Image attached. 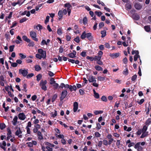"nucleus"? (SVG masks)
Masks as SVG:
<instances>
[{
    "mask_svg": "<svg viewBox=\"0 0 151 151\" xmlns=\"http://www.w3.org/2000/svg\"><path fill=\"white\" fill-rule=\"evenodd\" d=\"M9 62L11 64V65L13 67H15L17 66V63H12L10 61H9Z\"/></svg>",
    "mask_w": 151,
    "mask_h": 151,
    "instance_id": "obj_33",
    "label": "nucleus"
},
{
    "mask_svg": "<svg viewBox=\"0 0 151 151\" xmlns=\"http://www.w3.org/2000/svg\"><path fill=\"white\" fill-rule=\"evenodd\" d=\"M97 2L98 4H101L102 6H104L105 5L104 3L103 2L100 1V0H97Z\"/></svg>",
    "mask_w": 151,
    "mask_h": 151,
    "instance_id": "obj_54",
    "label": "nucleus"
},
{
    "mask_svg": "<svg viewBox=\"0 0 151 151\" xmlns=\"http://www.w3.org/2000/svg\"><path fill=\"white\" fill-rule=\"evenodd\" d=\"M46 145L49 146L50 147H54L55 146V145H54L48 142L46 143Z\"/></svg>",
    "mask_w": 151,
    "mask_h": 151,
    "instance_id": "obj_40",
    "label": "nucleus"
},
{
    "mask_svg": "<svg viewBox=\"0 0 151 151\" xmlns=\"http://www.w3.org/2000/svg\"><path fill=\"white\" fill-rule=\"evenodd\" d=\"M42 150L43 151H52V148L50 147L49 146L47 145L46 147L42 146Z\"/></svg>",
    "mask_w": 151,
    "mask_h": 151,
    "instance_id": "obj_11",
    "label": "nucleus"
},
{
    "mask_svg": "<svg viewBox=\"0 0 151 151\" xmlns=\"http://www.w3.org/2000/svg\"><path fill=\"white\" fill-rule=\"evenodd\" d=\"M16 3V5L18 4L19 6H20L22 4L23 2H21V0H18Z\"/></svg>",
    "mask_w": 151,
    "mask_h": 151,
    "instance_id": "obj_42",
    "label": "nucleus"
},
{
    "mask_svg": "<svg viewBox=\"0 0 151 151\" xmlns=\"http://www.w3.org/2000/svg\"><path fill=\"white\" fill-rule=\"evenodd\" d=\"M6 127L5 125L4 124H0V128L1 129H3L5 128Z\"/></svg>",
    "mask_w": 151,
    "mask_h": 151,
    "instance_id": "obj_41",
    "label": "nucleus"
},
{
    "mask_svg": "<svg viewBox=\"0 0 151 151\" xmlns=\"http://www.w3.org/2000/svg\"><path fill=\"white\" fill-rule=\"evenodd\" d=\"M34 127H35V128H37V129H40L41 128L40 125L38 124L35 125Z\"/></svg>",
    "mask_w": 151,
    "mask_h": 151,
    "instance_id": "obj_57",
    "label": "nucleus"
},
{
    "mask_svg": "<svg viewBox=\"0 0 151 151\" xmlns=\"http://www.w3.org/2000/svg\"><path fill=\"white\" fill-rule=\"evenodd\" d=\"M86 58L88 60H89L91 61H93V60H94V58L93 57L87 56L86 57Z\"/></svg>",
    "mask_w": 151,
    "mask_h": 151,
    "instance_id": "obj_53",
    "label": "nucleus"
},
{
    "mask_svg": "<svg viewBox=\"0 0 151 151\" xmlns=\"http://www.w3.org/2000/svg\"><path fill=\"white\" fill-rule=\"evenodd\" d=\"M119 53L118 52L115 53H111L110 54L109 56L112 58H115L118 57L119 55Z\"/></svg>",
    "mask_w": 151,
    "mask_h": 151,
    "instance_id": "obj_13",
    "label": "nucleus"
},
{
    "mask_svg": "<svg viewBox=\"0 0 151 151\" xmlns=\"http://www.w3.org/2000/svg\"><path fill=\"white\" fill-rule=\"evenodd\" d=\"M42 76L41 75L39 74L37 76V80L39 81L41 79Z\"/></svg>",
    "mask_w": 151,
    "mask_h": 151,
    "instance_id": "obj_38",
    "label": "nucleus"
},
{
    "mask_svg": "<svg viewBox=\"0 0 151 151\" xmlns=\"http://www.w3.org/2000/svg\"><path fill=\"white\" fill-rule=\"evenodd\" d=\"M14 45L11 46L9 47V51L10 52H12L14 50Z\"/></svg>",
    "mask_w": 151,
    "mask_h": 151,
    "instance_id": "obj_50",
    "label": "nucleus"
},
{
    "mask_svg": "<svg viewBox=\"0 0 151 151\" xmlns=\"http://www.w3.org/2000/svg\"><path fill=\"white\" fill-rule=\"evenodd\" d=\"M142 133L140 136V138H143L144 137L147 136L148 134V132H142Z\"/></svg>",
    "mask_w": 151,
    "mask_h": 151,
    "instance_id": "obj_20",
    "label": "nucleus"
},
{
    "mask_svg": "<svg viewBox=\"0 0 151 151\" xmlns=\"http://www.w3.org/2000/svg\"><path fill=\"white\" fill-rule=\"evenodd\" d=\"M126 7L127 9H130L132 8L131 5L129 4H127L126 5Z\"/></svg>",
    "mask_w": 151,
    "mask_h": 151,
    "instance_id": "obj_47",
    "label": "nucleus"
},
{
    "mask_svg": "<svg viewBox=\"0 0 151 151\" xmlns=\"http://www.w3.org/2000/svg\"><path fill=\"white\" fill-rule=\"evenodd\" d=\"M95 69L98 71L102 70L103 69L99 65H96L95 67Z\"/></svg>",
    "mask_w": 151,
    "mask_h": 151,
    "instance_id": "obj_30",
    "label": "nucleus"
},
{
    "mask_svg": "<svg viewBox=\"0 0 151 151\" xmlns=\"http://www.w3.org/2000/svg\"><path fill=\"white\" fill-rule=\"evenodd\" d=\"M78 108V104L77 102H75L73 104V111L74 112L77 111Z\"/></svg>",
    "mask_w": 151,
    "mask_h": 151,
    "instance_id": "obj_14",
    "label": "nucleus"
},
{
    "mask_svg": "<svg viewBox=\"0 0 151 151\" xmlns=\"http://www.w3.org/2000/svg\"><path fill=\"white\" fill-rule=\"evenodd\" d=\"M50 17L49 16H47L46 17V19L45 21V24H46L47 22H48L49 21Z\"/></svg>",
    "mask_w": 151,
    "mask_h": 151,
    "instance_id": "obj_58",
    "label": "nucleus"
},
{
    "mask_svg": "<svg viewBox=\"0 0 151 151\" xmlns=\"http://www.w3.org/2000/svg\"><path fill=\"white\" fill-rule=\"evenodd\" d=\"M57 33L59 35H61L62 34V30L61 28H59L57 30Z\"/></svg>",
    "mask_w": 151,
    "mask_h": 151,
    "instance_id": "obj_36",
    "label": "nucleus"
},
{
    "mask_svg": "<svg viewBox=\"0 0 151 151\" xmlns=\"http://www.w3.org/2000/svg\"><path fill=\"white\" fill-rule=\"evenodd\" d=\"M103 144L105 145H107L109 144V142L106 140H104L103 141Z\"/></svg>",
    "mask_w": 151,
    "mask_h": 151,
    "instance_id": "obj_56",
    "label": "nucleus"
},
{
    "mask_svg": "<svg viewBox=\"0 0 151 151\" xmlns=\"http://www.w3.org/2000/svg\"><path fill=\"white\" fill-rule=\"evenodd\" d=\"M88 79L90 83L93 82L92 85L96 87H98L99 84L96 83V78L92 75H90L87 78Z\"/></svg>",
    "mask_w": 151,
    "mask_h": 151,
    "instance_id": "obj_2",
    "label": "nucleus"
},
{
    "mask_svg": "<svg viewBox=\"0 0 151 151\" xmlns=\"http://www.w3.org/2000/svg\"><path fill=\"white\" fill-rule=\"evenodd\" d=\"M83 22L84 24L86 25L87 23V19L86 17H85L83 19Z\"/></svg>",
    "mask_w": 151,
    "mask_h": 151,
    "instance_id": "obj_34",
    "label": "nucleus"
},
{
    "mask_svg": "<svg viewBox=\"0 0 151 151\" xmlns=\"http://www.w3.org/2000/svg\"><path fill=\"white\" fill-rule=\"evenodd\" d=\"M86 37L88 38L90 40H92L93 38V37L91 35V34L90 32L86 33Z\"/></svg>",
    "mask_w": 151,
    "mask_h": 151,
    "instance_id": "obj_17",
    "label": "nucleus"
},
{
    "mask_svg": "<svg viewBox=\"0 0 151 151\" xmlns=\"http://www.w3.org/2000/svg\"><path fill=\"white\" fill-rule=\"evenodd\" d=\"M95 13L99 17H100L102 14V13L100 12L96 11L95 12Z\"/></svg>",
    "mask_w": 151,
    "mask_h": 151,
    "instance_id": "obj_55",
    "label": "nucleus"
},
{
    "mask_svg": "<svg viewBox=\"0 0 151 151\" xmlns=\"http://www.w3.org/2000/svg\"><path fill=\"white\" fill-rule=\"evenodd\" d=\"M140 144V142L137 143L134 146L135 148L137 149L139 148V147Z\"/></svg>",
    "mask_w": 151,
    "mask_h": 151,
    "instance_id": "obj_61",
    "label": "nucleus"
},
{
    "mask_svg": "<svg viewBox=\"0 0 151 151\" xmlns=\"http://www.w3.org/2000/svg\"><path fill=\"white\" fill-rule=\"evenodd\" d=\"M95 137H99L101 136L100 134L98 132H95Z\"/></svg>",
    "mask_w": 151,
    "mask_h": 151,
    "instance_id": "obj_52",
    "label": "nucleus"
},
{
    "mask_svg": "<svg viewBox=\"0 0 151 151\" xmlns=\"http://www.w3.org/2000/svg\"><path fill=\"white\" fill-rule=\"evenodd\" d=\"M113 135L116 137H119L120 135L119 134H117V133H114L113 134Z\"/></svg>",
    "mask_w": 151,
    "mask_h": 151,
    "instance_id": "obj_59",
    "label": "nucleus"
},
{
    "mask_svg": "<svg viewBox=\"0 0 151 151\" xmlns=\"http://www.w3.org/2000/svg\"><path fill=\"white\" fill-rule=\"evenodd\" d=\"M50 83L55 89L57 88L59 86L58 84L56 83L55 81L53 78H51L50 80Z\"/></svg>",
    "mask_w": 151,
    "mask_h": 151,
    "instance_id": "obj_5",
    "label": "nucleus"
},
{
    "mask_svg": "<svg viewBox=\"0 0 151 151\" xmlns=\"http://www.w3.org/2000/svg\"><path fill=\"white\" fill-rule=\"evenodd\" d=\"M27 20V19L26 17H24V18L21 19L20 21V23H22Z\"/></svg>",
    "mask_w": 151,
    "mask_h": 151,
    "instance_id": "obj_46",
    "label": "nucleus"
},
{
    "mask_svg": "<svg viewBox=\"0 0 151 151\" xmlns=\"http://www.w3.org/2000/svg\"><path fill=\"white\" fill-rule=\"evenodd\" d=\"M19 73L22 75L24 76H26L28 73L27 70L25 69H20L19 71Z\"/></svg>",
    "mask_w": 151,
    "mask_h": 151,
    "instance_id": "obj_8",
    "label": "nucleus"
},
{
    "mask_svg": "<svg viewBox=\"0 0 151 151\" xmlns=\"http://www.w3.org/2000/svg\"><path fill=\"white\" fill-rule=\"evenodd\" d=\"M22 39L24 40L27 42H30V39L28 38L26 36H23Z\"/></svg>",
    "mask_w": 151,
    "mask_h": 151,
    "instance_id": "obj_26",
    "label": "nucleus"
},
{
    "mask_svg": "<svg viewBox=\"0 0 151 151\" xmlns=\"http://www.w3.org/2000/svg\"><path fill=\"white\" fill-rule=\"evenodd\" d=\"M65 7L67 8V10L68 9H71L70 8L71 6L69 3H66L64 5Z\"/></svg>",
    "mask_w": 151,
    "mask_h": 151,
    "instance_id": "obj_23",
    "label": "nucleus"
},
{
    "mask_svg": "<svg viewBox=\"0 0 151 151\" xmlns=\"http://www.w3.org/2000/svg\"><path fill=\"white\" fill-rule=\"evenodd\" d=\"M19 119L22 120H24L26 118L25 114L23 113H19L18 115Z\"/></svg>",
    "mask_w": 151,
    "mask_h": 151,
    "instance_id": "obj_9",
    "label": "nucleus"
},
{
    "mask_svg": "<svg viewBox=\"0 0 151 151\" xmlns=\"http://www.w3.org/2000/svg\"><path fill=\"white\" fill-rule=\"evenodd\" d=\"M37 52L38 53L36 55V58L40 59H41L42 58L45 59L46 58V52L45 51L43 50L42 49H38Z\"/></svg>",
    "mask_w": 151,
    "mask_h": 151,
    "instance_id": "obj_1",
    "label": "nucleus"
},
{
    "mask_svg": "<svg viewBox=\"0 0 151 151\" xmlns=\"http://www.w3.org/2000/svg\"><path fill=\"white\" fill-rule=\"evenodd\" d=\"M147 129V127L145 125L144 126L142 129V132H147L146 131Z\"/></svg>",
    "mask_w": 151,
    "mask_h": 151,
    "instance_id": "obj_44",
    "label": "nucleus"
},
{
    "mask_svg": "<svg viewBox=\"0 0 151 151\" xmlns=\"http://www.w3.org/2000/svg\"><path fill=\"white\" fill-rule=\"evenodd\" d=\"M67 94V91L66 90H64L62 92L61 97L60 98L61 101L63 100L65 98Z\"/></svg>",
    "mask_w": 151,
    "mask_h": 151,
    "instance_id": "obj_10",
    "label": "nucleus"
},
{
    "mask_svg": "<svg viewBox=\"0 0 151 151\" xmlns=\"http://www.w3.org/2000/svg\"><path fill=\"white\" fill-rule=\"evenodd\" d=\"M104 24L103 22H100L99 24V28L100 29L104 26Z\"/></svg>",
    "mask_w": 151,
    "mask_h": 151,
    "instance_id": "obj_64",
    "label": "nucleus"
},
{
    "mask_svg": "<svg viewBox=\"0 0 151 151\" xmlns=\"http://www.w3.org/2000/svg\"><path fill=\"white\" fill-rule=\"evenodd\" d=\"M144 29L145 31L147 32H149L150 30V28L149 26H145Z\"/></svg>",
    "mask_w": 151,
    "mask_h": 151,
    "instance_id": "obj_32",
    "label": "nucleus"
},
{
    "mask_svg": "<svg viewBox=\"0 0 151 151\" xmlns=\"http://www.w3.org/2000/svg\"><path fill=\"white\" fill-rule=\"evenodd\" d=\"M37 29L38 30H40L42 29V27L40 24H38L37 27Z\"/></svg>",
    "mask_w": 151,
    "mask_h": 151,
    "instance_id": "obj_62",
    "label": "nucleus"
},
{
    "mask_svg": "<svg viewBox=\"0 0 151 151\" xmlns=\"http://www.w3.org/2000/svg\"><path fill=\"white\" fill-rule=\"evenodd\" d=\"M19 55L21 58L23 59H24L26 57V56L25 55L23 54L22 53H19Z\"/></svg>",
    "mask_w": 151,
    "mask_h": 151,
    "instance_id": "obj_48",
    "label": "nucleus"
},
{
    "mask_svg": "<svg viewBox=\"0 0 151 151\" xmlns=\"http://www.w3.org/2000/svg\"><path fill=\"white\" fill-rule=\"evenodd\" d=\"M128 72L127 68H125L123 71V74L125 75H127L128 74Z\"/></svg>",
    "mask_w": 151,
    "mask_h": 151,
    "instance_id": "obj_37",
    "label": "nucleus"
},
{
    "mask_svg": "<svg viewBox=\"0 0 151 151\" xmlns=\"http://www.w3.org/2000/svg\"><path fill=\"white\" fill-rule=\"evenodd\" d=\"M12 132L9 129H7V136L12 137V135H11Z\"/></svg>",
    "mask_w": 151,
    "mask_h": 151,
    "instance_id": "obj_35",
    "label": "nucleus"
},
{
    "mask_svg": "<svg viewBox=\"0 0 151 151\" xmlns=\"http://www.w3.org/2000/svg\"><path fill=\"white\" fill-rule=\"evenodd\" d=\"M29 42V43L28 44V46L29 47H33L34 45V43L33 42Z\"/></svg>",
    "mask_w": 151,
    "mask_h": 151,
    "instance_id": "obj_60",
    "label": "nucleus"
},
{
    "mask_svg": "<svg viewBox=\"0 0 151 151\" xmlns=\"http://www.w3.org/2000/svg\"><path fill=\"white\" fill-rule=\"evenodd\" d=\"M94 96L96 99H98L99 97V95L98 93H96L95 90H93Z\"/></svg>",
    "mask_w": 151,
    "mask_h": 151,
    "instance_id": "obj_27",
    "label": "nucleus"
},
{
    "mask_svg": "<svg viewBox=\"0 0 151 151\" xmlns=\"http://www.w3.org/2000/svg\"><path fill=\"white\" fill-rule=\"evenodd\" d=\"M76 52L75 51H73V52L71 53L68 55L69 57L71 58H74L76 57Z\"/></svg>",
    "mask_w": 151,
    "mask_h": 151,
    "instance_id": "obj_19",
    "label": "nucleus"
},
{
    "mask_svg": "<svg viewBox=\"0 0 151 151\" xmlns=\"http://www.w3.org/2000/svg\"><path fill=\"white\" fill-rule=\"evenodd\" d=\"M67 12L66 9H64L63 10H60L59 11L58 15L59 16L58 19L60 20L63 17V15H65Z\"/></svg>",
    "mask_w": 151,
    "mask_h": 151,
    "instance_id": "obj_3",
    "label": "nucleus"
},
{
    "mask_svg": "<svg viewBox=\"0 0 151 151\" xmlns=\"http://www.w3.org/2000/svg\"><path fill=\"white\" fill-rule=\"evenodd\" d=\"M135 8L138 10L141 9L142 8V6L138 3H136L134 5Z\"/></svg>",
    "mask_w": 151,
    "mask_h": 151,
    "instance_id": "obj_22",
    "label": "nucleus"
},
{
    "mask_svg": "<svg viewBox=\"0 0 151 151\" xmlns=\"http://www.w3.org/2000/svg\"><path fill=\"white\" fill-rule=\"evenodd\" d=\"M6 81L5 78L2 76L0 75V85L2 86H4V82Z\"/></svg>",
    "mask_w": 151,
    "mask_h": 151,
    "instance_id": "obj_12",
    "label": "nucleus"
},
{
    "mask_svg": "<svg viewBox=\"0 0 151 151\" xmlns=\"http://www.w3.org/2000/svg\"><path fill=\"white\" fill-rule=\"evenodd\" d=\"M98 80L100 81H106L105 77L101 76H99L97 77Z\"/></svg>",
    "mask_w": 151,
    "mask_h": 151,
    "instance_id": "obj_21",
    "label": "nucleus"
},
{
    "mask_svg": "<svg viewBox=\"0 0 151 151\" xmlns=\"http://www.w3.org/2000/svg\"><path fill=\"white\" fill-rule=\"evenodd\" d=\"M35 70L37 71L40 70L41 68L40 66L38 65H36L35 66Z\"/></svg>",
    "mask_w": 151,
    "mask_h": 151,
    "instance_id": "obj_31",
    "label": "nucleus"
},
{
    "mask_svg": "<svg viewBox=\"0 0 151 151\" xmlns=\"http://www.w3.org/2000/svg\"><path fill=\"white\" fill-rule=\"evenodd\" d=\"M18 117L17 116H15L13 119L12 121L13 124L14 125H16L17 123Z\"/></svg>",
    "mask_w": 151,
    "mask_h": 151,
    "instance_id": "obj_16",
    "label": "nucleus"
},
{
    "mask_svg": "<svg viewBox=\"0 0 151 151\" xmlns=\"http://www.w3.org/2000/svg\"><path fill=\"white\" fill-rule=\"evenodd\" d=\"M97 54V56H96L94 57V60L96 61L101 60L102 55L103 54V52L102 51H99L98 53Z\"/></svg>",
    "mask_w": 151,
    "mask_h": 151,
    "instance_id": "obj_6",
    "label": "nucleus"
},
{
    "mask_svg": "<svg viewBox=\"0 0 151 151\" xmlns=\"http://www.w3.org/2000/svg\"><path fill=\"white\" fill-rule=\"evenodd\" d=\"M139 57V56L138 54L135 55L134 56V60L136 61L138 58Z\"/></svg>",
    "mask_w": 151,
    "mask_h": 151,
    "instance_id": "obj_49",
    "label": "nucleus"
},
{
    "mask_svg": "<svg viewBox=\"0 0 151 151\" xmlns=\"http://www.w3.org/2000/svg\"><path fill=\"white\" fill-rule=\"evenodd\" d=\"M103 113V111H102L96 110L94 111V113L96 115L101 114Z\"/></svg>",
    "mask_w": 151,
    "mask_h": 151,
    "instance_id": "obj_25",
    "label": "nucleus"
},
{
    "mask_svg": "<svg viewBox=\"0 0 151 151\" xmlns=\"http://www.w3.org/2000/svg\"><path fill=\"white\" fill-rule=\"evenodd\" d=\"M48 74L50 76L52 77L54 76V74L51 71H48Z\"/></svg>",
    "mask_w": 151,
    "mask_h": 151,
    "instance_id": "obj_63",
    "label": "nucleus"
},
{
    "mask_svg": "<svg viewBox=\"0 0 151 151\" xmlns=\"http://www.w3.org/2000/svg\"><path fill=\"white\" fill-rule=\"evenodd\" d=\"M57 97V95L55 94V95H54L52 97V102H53L55 101V100L56 99V98Z\"/></svg>",
    "mask_w": 151,
    "mask_h": 151,
    "instance_id": "obj_39",
    "label": "nucleus"
},
{
    "mask_svg": "<svg viewBox=\"0 0 151 151\" xmlns=\"http://www.w3.org/2000/svg\"><path fill=\"white\" fill-rule=\"evenodd\" d=\"M47 83V81L46 80H42L40 83V86L41 87V88L46 91L47 90V87L46 84Z\"/></svg>",
    "mask_w": 151,
    "mask_h": 151,
    "instance_id": "obj_4",
    "label": "nucleus"
},
{
    "mask_svg": "<svg viewBox=\"0 0 151 151\" xmlns=\"http://www.w3.org/2000/svg\"><path fill=\"white\" fill-rule=\"evenodd\" d=\"M22 133V131H21L20 128H19L15 132L16 135L18 136L19 137H21Z\"/></svg>",
    "mask_w": 151,
    "mask_h": 151,
    "instance_id": "obj_15",
    "label": "nucleus"
},
{
    "mask_svg": "<svg viewBox=\"0 0 151 151\" xmlns=\"http://www.w3.org/2000/svg\"><path fill=\"white\" fill-rule=\"evenodd\" d=\"M69 89L71 91H72L73 90L76 91V86L75 85H74L73 86H70Z\"/></svg>",
    "mask_w": 151,
    "mask_h": 151,
    "instance_id": "obj_24",
    "label": "nucleus"
},
{
    "mask_svg": "<svg viewBox=\"0 0 151 151\" xmlns=\"http://www.w3.org/2000/svg\"><path fill=\"white\" fill-rule=\"evenodd\" d=\"M37 135L38 137V139L39 140H42L43 138L41 132L39 131L37 133Z\"/></svg>",
    "mask_w": 151,
    "mask_h": 151,
    "instance_id": "obj_18",
    "label": "nucleus"
},
{
    "mask_svg": "<svg viewBox=\"0 0 151 151\" xmlns=\"http://www.w3.org/2000/svg\"><path fill=\"white\" fill-rule=\"evenodd\" d=\"M41 45H47V43L46 41L44 40H43L41 43Z\"/></svg>",
    "mask_w": 151,
    "mask_h": 151,
    "instance_id": "obj_43",
    "label": "nucleus"
},
{
    "mask_svg": "<svg viewBox=\"0 0 151 151\" xmlns=\"http://www.w3.org/2000/svg\"><path fill=\"white\" fill-rule=\"evenodd\" d=\"M30 35L34 40L36 41H38V39L36 38L37 34L35 32L32 31L30 32Z\"/></svg>",
    "mask_w": 151,
    "mask_h": 151,
    "instance_id": "obj_7",
    "label": "nucleus"
},
{
    "mask_svg": "<svg viewBox=\"0 0 151 151\" xmlns=\"http://www.w3.org/2000/svg\"><path fill=\"white\" fill-rule=\"evenodd\" d=\"M101 99L102 101H104L106 102L107 101V99L106 97L104 96H103L102 97Z\"/></svg>",
    "mask_w": 151,
    "mask_h": 151,
    "instance_id": "obj_45",
    "label": "nucleus"
},
{
    "mask_svg": "<svg viewBox=\"0 0 151 151\" xmlns=\"http://www.w3.org/2000/svg\"><path fill=\"white\" fill-rule=\"evenodd\" d=\"M101 33L102 35L101 37L103 38L105 37L106 35V31L105 30L101 31Z\"/></svg>",
    "mask_w": 151,
    "mask_h": 151,
    "instance_id": "obj_29",
    "label": "nucleus"
},
{
    "mask_svg": "<svg viewBox=\"0 0 151 151\" xmlns=\"http://www.w3.org/2000/svg\"><path fill=\"white\" fill-rule=\"evenodd\" d=\"M86 37V32L84 31L81 36V38L82 39H84Z\"/></svg>",
    "mask_w": 151,
    "mask_h": 151,
    "instance_id": "obj_28",
    "label": "nucleus"
},
{
    "mask_svg": "<svg viewBox=\"0 0 151 151\" xmlns=\"http://www.w3.org/2000/svg\"><path fill=\"white\" fill-rule=\"evenodd\" d=\"M74 40L77 43H78L80 42V38L79 37H77L74 39Z\"/></svg>",
    "mask_w": 151,
    "mask_h": 151,
    "instance_id": "obj_51",
    "label": "nucleus"
}]
</instances>
